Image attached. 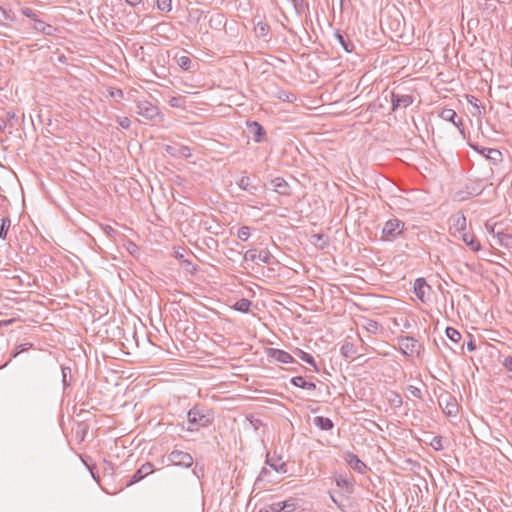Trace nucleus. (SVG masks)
<instances>
[{
  "instance_id": "obj_48",
  "label": "nucleus",
  "mask_w": 512,
  "mask_h": 512,
  "mask_svg": "<svg viewBox=\"0 0 512 512\" xmlns=\"http://www.w3.org/2000/svg\"><path fill=\"white\" fill-rule=\"evenodd\" d=\"M430 445L432 446V448L436 451H440L443 449V445H442V437L441 436H435L433 437Z\"/></svg>"
},
{
  "instance_id": "obj_58",
  "label": "nucleus",
  "mask_w": 512,
  "mask_h": 512,
  "mask_svg": "<svg viewBox=\"0 0 512 512\" xmlns=\"http://www.w3.org/2000/svg\"><path fill=\"white\" fill-rule=\"evenodd\" d=\"M269 511H271V512H284V507H282V502L273 503L270 506Z\"/></svg>"
},
{
  "instance_id": "obj_13",
  "label": "nucleus",
  "mask_w": 512,
  "mask_h": 512,
  "mask_svg": "<svg viewBox=\"0 0 512 512\" xmlns=\"http://www.w3.org/2000/svg\"><path fill=\"white\" fill-rule=\"evenodd\" d=\"M431 290V287L427 284L424 278H417L414 282L413 292L416 297L422 302L426 303L428 300L427 292Z\"/></svg>"
},
{
  "instance_id": "obj_39",
  "label": "nucleus",
  "mask_w": 512,
  "mask_h": 512,
  "mask_svg": "<svg viewBox=\"0 0 512 512\" xmlns=\"http://www.w3.org/2000/svg\"><path fill=\"white\" fill-rule=\"evenodd\" d=\"M10 227H11V220H10V218L8 216L2 218L1 225H0V238L1 239H3V240L6 239L7 233L9 231Z\"/></svg>"
},
{
  "instance_id": "obj_52",
  "label": "nucleus",
  "mask_w": 512,
  "mask_h": 512,
  "mask_svg": "<svg viewBox=\"0 0 512 512\" xmlns=\"http://www.w3.org/2000/svg\"><path fill=\"white\" fill-rule=\"evenodd\" d=\"M177 148H178V145H166L165 152L172 157H178Z\"/></svg>"
},
{
  "instance_id": "obj_54",
  "label": "nucleus",
  "mask_w": 512,
  "mask_h": 512,
  "mask_svg": "<svg viewBox=\"0 0 512 512\" xmlns=\"http://www.w3.org/2000/svg\"><path fill=\"white\" fill-rule=\"evenodd\" d=\"M296 12L301 14L304 9V1L303 0H291Z\"/></svg>"
},
{
  "instance_id": "obj_24",
  "label": "nucleus",
  "mask_w": 512,
  "mask_h": 512,
  "mask_svg": "<svg viewBox=\"0 0 512 512\" xmlns=\"http://www.w3.org/2000/svg\"><path fill=\"white\" fill-rule=\"evenodd\" d=\"M290 383L298 388H302L305 390H315L316 384L310 381H306L304 377L302 376H295L292 377L290 380Z\"/></svg>"
},
{
  "instance_id": "obj_36",
  "label": "nucleus",
  "mask_w": 512,
  "mask_h": 512,
  "mask_svg": "<svg viewBox=\"0 0 512 512\" xmlns=\"http://www.w3.org/2000/svg\"><path fill=\"white\" fill-rule=\"evenodd\" d=\"M282 507H284V512H293L299 507V499L289 498L282 501Z\"/></svg>"
},
{
  "instance_id": "obj_6",
  "label": "nucleus",
  "mask_w": 512,
  "mask_h": 512,
  "mask_svg": "<svg viewBox=\"0 0 512 512\" xmlns=\"http://www.w3.org/2000/svg\"><path fill=\"white\" fill-rule=\"evenodd\" d=\"M246 127L248 134L255 143H263L268 140L266 130L259 122L248 120L246 122Z\"/></svg>"
},
{
  "instance_id": "obj_45",
  "label": "nucleus",
  "mask_w": 512,
  "mask_h": 512,
  "mask_svg": "<svg viewBox=\"0 0 512 512\" xmlns=\"http://www.w3.org/2000/svg\"><path fill=\"white\" fill-rule=\"evenodd\" d=\"M178 157L190 158L192 156L191 149L185 145H178Z\"/></svg>"
},
{
  "instance_id": "obj_30",
  "label": "nucleus",
  "mask_w": 512,
  "mask_h": 512,
  "mask_svg": "<svg viewBox=\"0 0 512 512\" xmlns=\"http://www.w3.org/2000/svg\"><path fill=\"white\" fill-rule=\"evenodd\" d=\"M340 352H341V355L344 357V358H352L356 352H357V349H356V346L351 343V342H345L341 349H340Z\"/></svg>"
},
{
  "instance_id": "obj_5",
  "label": "nucleus",
  "mask_w": 512,
  "mask_h": 512,
  "mask_svg": "<svg viewBox=\"0 0 512 512\" xmlns=\"http://www.w3.org/2000/svg\"><path fill=\"white\" fill-rule=\"evenodd\" d=\"M390 97L392 111L407 108L415 101V96L413 94L401 93L399 91H391Z\"/></svg>"
},
{
  "instance_id": "obj_32",
  "label": "nucleus",
  "mask_w": 512,
  "mask_h": 512,
  "mask_svg": "<svg viewBox=\"0 0 512 512\" xmlns=\"http://www.w3.org/2000/svg\"><path fill=\"white\" fill-rule=\"evenodd\" d=\"M226 21L222 14H216L211 16L209 20V26L212 29L220 30L224 25Z\"/></svg>"
},
{
  "instance_id": "obj_44",
  "label": "nucleus",
  "mask_w": 512,
  "mask_h": 512,
  "mask_svg": "<svg viewBox=\"0 0 512 512\" xmlns=\"http://www.w3.org/2000/svg\"><path fill=\"white\" fill-rule=\"evenodd\" d=\"M157 8L163 12H170L172 9V0H157Z\"/></svg>"
},
{
  "instance_id": "obj_4",
  "label": "nucleus",
  "mask_w": 512,
  "mask_h": 512,
  "mask_svg": "<svg viewBox=\"0 0 512 512\" xmlns=\"http://www.w3.org/2000/svg\"><path fill=\"white\" fill-rule=\"evenodd\" d=\"M404 222L398 218L389 219L382 229V239L391 241L394 240L399 234L402 233Z\"/></svg>"
},
{
  "instance_id": "obj_57",
  "label": "nucleus",
  "mask_w": 512,
  "mask_h": 512,
  "mask_svg": "<svg viewBox=\"0 0 512 512\" xmlns=\"http://www.w3.org/2000/svg\"><path fill=\"white\" fill-rule=\"evenodd\" d=\"M102 230L109 237H114L117 231L111 225H102Z\"/></svg>"
},
{
  "instance_id": "obj_15",
  "label": "nucleus",
  "mask_w": 512,
  "mask_h": 512,
  "mask_svg": "<svg viewBox=\"0 0 512 512\" xmlns=\"http://www.w3.org/2000/svg\"><path fill=\"white\" fill-rule=\"evenodd\" d=\"M334 37L338 44L343 48L346 53H351L355 49L354 43L350 40L349 36L340 30L334 33Z\"/></svg>"
},
{
  "instance_id": "obj_41",
  "label": "nucleus",
  "mask_w": 512,
  "mask_h": 512,
  "mask_svg": "<svg viewBox=\"0 0 512 512\" xmlns=\"http://www.w3.org/2000/svg\"><path fill=\"white\" fill-rule=\"evenodd\" d=\"M497 240L501 246H504L506 248L512 247V236L509 234L498 233Z\"/></svg>"
},
{
  "instance_id": "obj_61",
  "label": "nucleus",
  "mask_w": 512,
  "mask_h": 512,
  "mask_svg": "<svg viewBox=\"0 0 512 512\" xmlns=\"http://www.w3.org/2000/svg\"><path fill=\"white\" fill-rule=\"evenodd\" d=\"M8 18L7 12L0 6V24H3Z\"/></svg>"
},
{
  "instance_id": "obj_1",
  "label": "nucleus",
  "mask_w": 512,
  "mask_h": 512,
  "mask_svg": "<svg viewBox=\"0 0 512 512\" xmlns=\"http://www.w3.org/2000/svg\"><path fill=\"white\" fill-rule=\"evenodd\" d=\"M214 421V414L211 409L201 404L194 405L187 412L188 426L186 428L189 432L198 431L200 428L210 426Z\"/></svg>"
},
{
  "instance_id": "obj_56",
  "label": "nucleus",
  "mask_w": 512,
  "mask_h": 512,
  "mask_svg": "<svg viewBox=\"0 0 512 512\" xmlns=\"http://www.w3.org/2000/svg\"><path fill=\"white\" fill-rule=\"evenodd\" d=\"M118 124L123 129H129L131 125V121L128 117H121L118 119Z\"/></svg>"
},
{
  "instance_id": "obj_62",
  "label": "nucleus",
  "mask_w": 512,
  "mask_h": 512,
  "mask_svg": "<svg viewBox=\"0 0 512 512\" xmlns=\"http://www.w3.org/2000/svg\"><path fill=\"white\" fill-rule=\"evenodd\" d=\"M410 392L414 397L421 398V391L419 388L410 386Z\"/></svg>"
},
{
  "instance_id": "obj_34",
  "label": "nucleus",
  "mask_w": 512,
  "mask_h": 512,
  "mask_svg": "<svg viewBox=\"0 0 512 512\" xmlns=\"http://www.w3.org/2000/svg\"><path fill=\"white\" fill-rule=\"evenodd\" d=\"M61 374H62V384L64 391L70 387L71 381H72V371L70 367H61Z\"/></svg>"
},
{
  "instance_id": "obj_25",
  "label": "nucleus",
  "mask_w": 512,
  "mask_h": 512,
  "mask_svg": "<svg viewBox=\"0 0 512 512\" xmlns=\"http://www.w3.org/2000/svg\"><path fill=\"white\" fill-rule=\"evenodd\" d=\"M294 354L299 357L302 361L306 362L307 364H309L310 366L313 367V371L315 372H319V368L315 362V359L313 358L312 355H310L309 353L303 351L302 349H299V348H296L294 350Z\"/></svg>"
},
{
  "instance_id": "obj_3",
  "label": "nucleus",
  "mask_w": 512,
  "mask_h": 512,
  "mask_svg": "<svg viewBox=\"0 0 512 512\" xmlns=\"http://www.w3.org/2000/svg\"><path fill=\"white\" fill-rule=\"evenodd\" d=\"M321 265L332 269L333 271L349 276L353 274L352 266L346 261V258H320Z\"/></svg>"
},
{
  "instance_id": "obj_23",
  "label": "nucleus",
  "mask_w": 512,
  "mask_h": 512,
  "mask_svg": "<svg viewBox=\"0 0 512 512\" xmlns=\"http://www.w3.org/2000/svg\"><path fill=\"white\" fill-rule=\"evenodd\" d=\"M471 262H466L465 265L474 273L485 276L489 273V268L481 264L476 258H470Z\"/></svg>"
},
{
  "instance_id": "obj_53",
  "label": "nucleus",
  "mask_w": 512,
  "mask_h": 512,
  "mask_svg": "<svg viewBox=\"0 0 512 512\" xmlns=\"http://www.w3.org/2000/svg\"><path fill=\"white\" fill-rule=\"evenodd\" d=\"M83 462H84V463H85V465L88 467V469H89V471H90V473H91V475H92L93 479H94L96 482H99V481H100V476H99V475H98V473H97V468H96V466H95V465H92V466L88 465V463H87L85 460H83Z\"/></svg>"
},
{
  "instance_id": "obj_64",
  "label": "nucleus",
  "mask_w": 512,
  "mask_h": 512,
  "mask_svg": "<svg viewBox=\"0 0 512 512\" xmlns=\"http://www.w3.org/2000/svg\"><path fill=\"white\" fill-rule=\"evenodd\" d=\"M465 224H466V219H465V217H464V216L459 217V218L457 219V222H456V225H457V226H459V227L463 228V227L465 226Z\"/></svg>"
},
{
  "instance_id": "obj_16",
  "label": "nucleus",
  "mask_w": 512,
  "mask_h": 512,
  "mask_svg": "<svg viewBox=\"0 0 512 512\" xmlns=\"http://www.w3.org/2000/svg\"><path fill=\"white\" fill-rule=\"evenodd\" d=\"M268 356L281 363L296 362L290 353L277 348H270L268 350Z\"/></svg>"
},
{
  "instance_id": "obj_37",
  "label": "nucleus",
  "mask_w": 512,
  "mask_h": 512,
  "mask_svg": "<svg viewBox=\"0 0 512 512\" xmlns=\"http://www.w3.org/2000/svg\"><path fill=\"white\" fill-rule=\"evenodd\" d=\"M445 332H446L447 337L453 343H455V344H459L460 343V341L462 339V335H461V333L457 329H455L453 327H447Z\"/></svg>"
},
{
  "instance_id": "obj_7",
  "label": "nucleus",
  "mask_w": 512,
  "mask_h": 512,
  "mask_svg": "<svg viewBox=\"0 0 512 512\" xmlns=\"http://www.w3.org/2000/svg\"><path fill=\"white\" fill-rule=\"evenodd\" d=\"M168 459L174 465L184 468H189L194 463V459L191 454L177 449L171 451V453L168 455Z\"/></svg>"
},
{
  "instance_id": "obj_9",
  "label": "nucleus",
  "mask_w": 512,
  "mask_h": 512,
  "mask_svg": "<svg viewBox=\"0 0 512 512\" xmlns=\"http://www.w3.org/2000/svg\"><path fill=\"white\" fill-rule=\"evenodd\" d=\"M343 459L353 470L360 474H365L368 470L367 465L361 461L356 454L350 451H346L343 454Z\"/></svg>"
},
{
  "instance_id": "obj_18",
  "label": "nucleus",
  "mask_w": 512,
  "mask_h": 512,
  "mask_svg": "<svg viewBox=\"0 0 512 512\" xmlns=\"http://www.w3.org/2000/svg\"><path fill=\"white\" fill-rule=\"evenodd\" d=\"M475 149L493 164L502 161V153L498 149L487 147H482L481 149L475 147Z\"/></svg>"
},
{
  "instance_id": "obj_50",
  "label": "nucleus",
  "mask_w": 512,
  "mask_h": 512,
  "mask_svg": "<svg viewBox=\"0 0 512 512\" xmlns=\"http://www.w3.org/2000/svg\"><path fill=\"white\" fill-rule=\"evenodd\" d=\"M467 337H468V341L466 343V347H467L468 351L472 352V351L476 350V348H477L476 340H475L474 336L470 333H468Z\"/></svg>"
},
{
  "instance_id": "obj_46",
  "label": "nucleus",
  "mask_w": 512,
  "mask_h": 512,
  "mask_svg": "<svg viewBox=\"0 0 512 512\" xmlns=\"http://www.w3.org/2000/svg\"><path fill=\"white\" fill-rule=\"evenodd\" d=\"M32 343H21L15 347V350L13 352V356L16 357L17 355L29 350L32 348Z\"/></svg>"
},
{
  "instance_id": "obj_22",
  "label": "nucleus",
  "mask_w": 512,
  "mask_h": 512,
  "mask_svg": "<svg viewBox=\"0 0 512 512\" xmlns=\"http://www.w3.org/2000/svg\"><path fill=\"white\" fill-rule=\"evenodd\" d=\"M272 185L274 191L277 192L278 194L284 196L290 195V187L284 178L276 177L275 179L272 180Z\"/></svg>"
},
{
  "instance_id": "obj_49",
  "label": "nucleus",
  "mask_w": 512,
  "mask_h": 512,
  "mask_svg": "<svg viewBox=\"0 0 512 512\" xmlns=\"http://www.w3.org/2000/svg\"><path fill=\"white\" fill-rule=\"evenodd\" d=\"M20 252L26 254L27 256H33L37 252V248L32 245H26L25 249L23 248V245H20L19 247Z\"/></svg>"
},
{
  "instance_id": "obj_26",
  "label": "nucleus",
  "mask_w": 512,
  "mask_h": 512,
  "mask_svg": "<svg viewBox=\"0 0 512 512\" xmlns=\"http://www.w3.org/2000/svg\"><path fill=\"white\" fill-rule=\"evenodd\" d=\"M313 423L315 426H317L320 430L323 431H329L334 427L333 421L330 418L324 416H316L313 419Z\"/></svg>"
},
{
  "instance_id": "obj_31",
  "label": "nucleus",
  "mask_w": 512,
  "mask_h": 512,
  "mask_svg": "<svg viewBox=\"0 0 512 512\" xmlns=\"http://www.w3.org/2000/svg\"><path fill=\"white\" fill-rule=\"evenodd\" d=\"M270 27L266 22L259 21L254 26V32L257 37L264 38L269 34Z\"/></svg>"
},
{
  "instance_id": "obj_20",
  "label": "nucleus",
  "mask_w": 512,
  "mask_h": 512,
  "mask_svg": "<svg viewBox=\"0 0 512 512\" xmlns=\"http://www.w3.org/2000/svg\"><path fill=\"white\" fill-rule=\"evenodd\" d=\"M32 28L35 31L40 32L46 36H52L57 31L55 27L46 23L44 20L40 18L33 24Z\"/></svg>"
},
{
  "instance_id": "obj_60",
  "label": "nucleus",
  "mask_w": 512,
  "mask_h": 512,
  "mask_svg": "<svg viewBox=\"0 0 512 512\" xmlns=\"http://www.w3.org/2000/svg\"><path fill=\"white\" fill-rule=\"evenodd\" d=\"M270 474V471L267 469V468H262L259 476H258V481H262V480H265L266 477Z\"/></svg>"
},
{
  "instance_id": "obj_35",
  "label": "nucleus",
  "mask_w": 512,
  "mask_h": 512,
  "mask_svg": "<svg viewBox=\"0 0 512 512\" xmlns=\"http://www.w3.org/2000/svg\"><path fill=\"white\" fill-rule=\"evenodd\" d=\"M20 13L29 18L31 21H33V24L39 19V15L42 14L41 12L34 10L30 7H22L20 9Z\"/></svg>"
},
{
  "instance_id": "obj_38",
  "label": "nucleus",
  "mask_w": 512,
  "mask_h": 512,
  "mask_svg": "<svg viewBox=\"0 0 512 512\" xmlns=\"http://www.w3.org/2000/svg\"><path fill=\"white\" fill-rule=\"evenodd\" d=\"M336 484L338 487L345 489L348 493H352L354 490L353 483L342 476L336 478Z\"/></svg>"
},
{
  "instance_id": "obj_11",
  "label": "nucleus",
  "mask_w": 512,
  "mask_h": 512,
  "mask_svg": "<svg viewBox=\"0 0 512 512\" xmlns=\"http://www.w3.org/2000/svg\"><path fill=\"white\" fill-rule=\"evenodd\" d=\"M439 406L447 416H455L458 413V404L455 398L451 395L440 397L438 399Z\"/></svg>"
},
{
  "instance_id": "obj_33",
  "label": "nucleus",
  "mask_w": 512,
  "mask_h": 512,
  "mask_svg": "<svg viewBox=\"0 0 512 512\" xmlns=\"http://www.w3.org/2000/svg\"><path fill=\"white\" fill-rule=\"evenodd\" d=\"M252 306V302L249 299L242 298L234 303L232 306L236 311L247 313Z\"/></svg>"
},
{
  "instance_id": "obj_55",
  "label": "nucleus",
  "mask_w": 512,
  "mask_h": 512,
  "mask_svg": "<svg viewBox=\"0 0 512 512\" xmlns=\"http://www.w3.org/2000/svg\"><path fill=\"white\" fill-rule=\"evenodd\" d=\"M502 365L509 371L512 372V356H507L502 361ZM512 379V375L509 376Z\"/></svg>"
},
{
  "instance_id": "obj_17",
  "label": "nucleus",
  "mask_w": 512,
  "mask_h": 512,
  "mask_svg": "<svg viewBox=\"0 0 512 512\" xmlns=\"http://www.w3.org/2000/svg\"><path fill=\"white\" fill-rule=\"evenodd\" d=\"M237 185L240 189L247 191L248 193L255 195L259 189V184L254 183L251 178L247 175H243L238 181Z\"/></svg>"
},
{
  "instance_id": "obj_51",
  "label": "nucleus",
  "mask_w": 512,
  "mask_h": 512,
  "mask_svg": "<svg viewBox=\"0 0 512 512\" xmlns=\"http://www.w3.org/2000/svg\"><path fill=\"white\" fill-rule=\"evenodd\" d=\"M389 401L391 405L395 407H400L402 405V398L398 393H392L391 397L389 398Z\"/></svg>"
},
{
  "instance_id": "obj_42",
  "label": "nucleus",
  "mask_w": 512,
  "mask_h": 512,
  "mask_svg": "<svg viewBox=\"0 0 512 512\" xmlns=\"http://www.w3.org/2000/svg\"><path fill=\"white\" fill-rule=\"evenodd\" d=\"M176 62L178 64V66L185 71L190 70L191 65H192V60L188 56H185V55L177 57Z\"/></svg>"
},
{
  "instance_id": "obj_12",
  "label": "nucleus",
  "mask_w": 512,
  "mask_h": 512,
  "mask_svg": "<svg viewBox=\"0 0 512 512\" xmlns=\"http://www.w3.org/2000/svg\"><path fill=\"white\" fill-rule=\"evenodd\" d=\"M155 471L154 465L150 462L144 463L130 478L126 486H131L143 480L146 476Z\"/></svg>"
},
{
  "instance_id": "obj_29",
  "label": "nucleus",
  "mask_w": 512,
  "mask_h": 512,
  "mask_svg": "<svg viewBox=\"0 0 512 512\" xmlns=\"http://www.w3.org/2000/svg\"><path fill=\"white\" fill-rule=\"evenodd\" d=\"M0 275L6 279H18L21 285L24 282L16 268L0 267Z\"/></svg>"
},
{
  "instance_id": "obj_40",
  "label": "nucleus",
  "mask_w": 512,
  "mask_h": 512,
  "mask_svg": "<svg viewBox=\"0 0 512 512\" xmlns=\"http://www.w3.org/2000/svg\"><path fill=\"white\" fill-rule=\"evenodd\" d=\"M364 328L371 334H377L380 329V324L371 319H365Z\"/></svg>"
},
{
  "instance_id": "obj_47",
  "label": "nucleus",
  "mask_w": 512,
  "mask_h": 512,
  "mask_svg": "<svg viewBox=\"0 0 512 512\" xmlns=\"http://www.w3.org/2000/svg\"><path fill=\"white\" fill-rule=\"evenodd\" d=\"M278 98L287 102H293L294 100H296V96L288 91H280L278 93Z\"/></svg>"
},
{
  "instance_id": "obj_8",
  "label": "nucleus",
  "mask_w": 512,
  "mask_h": 512,
  "mask_svg": "<svg viewBox=\"0 0 512 512\" xmlns=\"http://www.w3.org/2000/svg\"><path fill=\"white\" fill-rule=\"evenodd\" d=\"M19 124V116L15 111H5L3 116H0V131H8L12 134L13 129Z\"/></svg>"
},
{
  "instance_id": "obj_19",
  "label": "nucleus",
  "mask_w": 512,
  "mask_h": 512,
  "mask_svg": "<svg viewBox=\"0 0 512 512\" xmlns=\"http://www.w3.org/2000/svg\"><path fill=\"white\" fill-rule=\"evenodd\" d=\"M179 260L180 269L185 273V275H195L198 271H200L197 263H193L187 258H177Z\"/></svg>"
},
{
  "instance_id": "obj_10",
  "label": "nucleus",
  "mask_w": 512,
  "mask_h": 512,
  "mask_svg": "<svg viewBox=\"0 0 512 512\" xmlns=\"http://www.w3.org/2000/svg\"><path fill=\"white\" fill-rule=\"evenodd\" d=\"M400 352L403 355L410 356L420 348L421 345L412 336H404L399 339Z\"/></svg>"
},
{
  "instance_id": "obj_2",
  "label": "nucleus",
  "mask_w": 512,
  "mask_h": 512,
  "mask_svg": "<svg viewBox=\"0 0 512 512\" xmlns=\"http://www.w3.org/2000/svg\"><path fill=\"white\" fill-rule=\"evenodd\" d=\"M136 109V113L147 120L160 121L162 119L159 108L148 100H138Z\"/></svg>"
},
{
  "instance_id": "obj_63",
  "label": "nucleus",
  "mask_w": 512,
  "mask_h": 512,
  "mask_svg": "<svg viewBox=\"0 0 512 512\" xmlns=\"http://www.w3.org/2000/svg\"><path fill=\"white\" fill-rule=\"evenodd\" d=\"M16 321L15 318L7 319V320H1L0 321V327H7L9 325H12Z\"/></svg>"
},
{
  "instance_id": "obj_14",
  "label": "nucleus",
  "mask_w": 512,
  "mask_h": 512,
  "mask_svg": "<svg viewBox=\"0 0 512 512\" xmlns=\"http://www.w3.org/2000/svg\"><path fill=\"white\" fill-rule=\"evenodd\" d=\"M265 463L270 466L277 473H287V464L282 460V457L276 454L271 455L269 452L266 454Z\"/></svg>"
},
{
  "instance_id": "obj_28",
  "label": "nucleus",
  "mask_w": 512,
  "mask_h": 512,
  "mask_svg": "<svg viewBox=\"0 0 512 512\" xmlns=\"http://www.w3.org/2000/svg\"><path fill=\"white\" fill-rule=\"evenodd\" d=\"M487 267L489 268V272H492L497 276L505 277L509 273L505 266L490 260H487Z\"/></svg>"
},
{
  "instance_id": "obj_27",
  "label": "nucleus",
  "mask_w": 512,
  "mask_h": 512,
  "mask_svg": "<svg viewBox=\"0 0 512 512\" xmlns=\"http://www.w3.org/2000/svg\"><path fill=\"white\" fill-rule=\"evenodd\" d=\"M462 239H463V242L468 247H470L472 252H477V251L480 250V248H481L480 242L478 241V239L473 234L464 233L462 235Z\"/></svg>"
},
{
  "instance_id": "obj_21",
  "label": "nucleus",
  "mask_w": 512,
  "mask_h": 512,
  "mask_svg": "<svg viewBox=\"0 0 512 512\" xmlns=\"http://www.w3.org/2000/svg\"><path fill=\"white\" fill-rule=\"evenodd\" d=\"M439 116L443 120L453 123L456 127H460L463 125L462 120L458 118L457 113L453 109L444 108L439 113Z\"/></svg>"
},
{
  "instance_id": "obj_59",
  "label": "nucleus",
  "mask_w": 512,
  "mask_h": 512,
  "mask_svg": "<svg viewBox=\"0 0 512 512\" xmlns=\"http://www.w3.org/2000/svg\"><path fill=\"white\" fill-rule=\"evenodd\" d=\"M252 261L255 260L256 258H250ZM261 262L263 263H266V264H274V263H277L279 264V261H277V258H268V257H265V258H258Z\"/></svg>"
},
{
  "instance_id": "obj_43",
  "label": "nucleus",
  "mask_w": 512,
  "mask_h": 512,
  "mask_svg": "<svg viewBox=\"0 0 512 512\" xmlns=\"http://www.w3.org/2000/svg\"><path fill=\"white\" fill-rule=\"evenodd\" d=\"M251 236V228L248 226H242L237 231V237L241 241H247Z\"/></svg>"
}]
</instances>
